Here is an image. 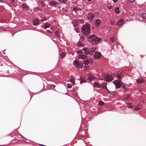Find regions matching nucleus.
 Here are the masks:
<instances>
[{"label": "nucleus", "instance_id": "f257e3e1", "mask_svg": "<svg viewBox=\"0 0 146 146\" xmlns=\"http://www.w3.org/2000/svg\"><path fill=\"white\" fill-rule=\"evenodd\" d=\"M82 32L84 35H88L91 32L90 24L88 23L84 25L82 28Z\"/></svg>", "mask_w": 146, "mask_h": 146}, {"label": "nucleus", "instance_id": "412c9836", "mask_svg": "<svg viewBox=\"0 0 146 146\" xmlns=\"http://www.w3.org/2000/svg\"><path fill=\"white\" fill-rule=\"evenodd\" d=\"M40 5L42 7H45L46 6V4L44 2L43 0H41L40 1Z\"/></svg>", "mask_w": 146, "mask_h": 146}, {"label": "nucleus", "instance_id": "2f4dec72", "mask_svg": "<svg viewBox=\"0 0 146 146\" xmlns=\"http://www.w3.org/2000/svg\"><path fill=\"white\" fill-rule=\"evenodd\" d=\"M61 3H66L67 0H58Z\"/></svg>", "mask_w": 146, "mask_h": 146}, {"label": "nucleus", "instance_id": "c9c22d12", "mask_svg": "<svg viewBox=\"0 0 146 146\" xmlns=\"http://www.w3.org/2000/svg\"><path fill=\"white\" fill-rule=\"evenodd\" d=\"M84 70L86 71L88 69V66H84L83 67Z\"/></svg>", "mask_w": 146, "mask_h": 146}, {"label": "nucleus", "instance_id": "7ed1b4c3", "mask_svg": "<svg viewBox=\"0 0 146 146\" xmlns=\"http://www.w3.org/2000/svg\"><path fill=\"white\" fill-rule=\"evenodd\" d=\"M73 64L77 68L79 69L82 68L83 66V64L81 63L78 60H74Z\"/></svg>", "mask_w": 146, "mask_h": 146}, {"label": "nucleus", "instance_id": "6e6552de", "mask_svg": "<svg viewBox=\"0 0 146 146\" xmlns=\"http://www.w3.org/2000/svg\"><path fill=\"white\" fill-rule=\"evenodd\" d=\"M85 54H89L90 55V49L88 48L84 47L83 49Z\"/></svg>", "mask_w": 146, "mask_h": 146}, {"label": "nucleus", "instance_id": "13d9d810", "mask_svg": "<svg viewBox=\"0 0 146 146\" xmlns=\"http://www.w3.org/2000/svg\"><path fill=\"white\" fill-rule=\"evenodd\" d=\"M100 79L101 80H103V79L102 78H101Z\"/></svg>", "mask_w": 146, "mask_h": 146}, {"label": "nucleus", "instance_id": "39448f33", "mask_svg": "<svg viewBox=\"0 0 146 146\" xmlns=\"http://www.w3.org/2000/svg\"><path fill=\"white\" fill-rule=\"evenodd\" d=\"M104 77L105 80L106 82L111 81L113 79V77L110 75L106 74Z\"/></svg>", "mask_w": 146, "mask_h": 146}, {"label": "nucleus", "instance_id": "423d86ee", "mask_svg": "<svg viewBox=\"0 0 146 146\" xmlns=\"http://www.w3.org/2000/svg\"><path fill=\"white\" fill-rule=\"evenodd\" d=\"M124 22L123 19H121L117 21L115 25L116 26L119 25V27H120L124 23Z\"/></svg>", "mask_w": 146, "mask_h": 146}, {"label": "nucleus", "instance_id": "49530a36", "mask_svg": "<svg viewBox=\"0 0 146 146\" xmlns=\"http://www.w3.org/2000/svg\"><path fill=\"white\" fill-rule=\"evenodd\" d=\"M50 30L52 31H54V27H51L50 28Z\"/></svg>", "mask_w": 146, "mask_h": 146}, {"label": "nucleus", "instance_id": "aec40b11", "mask_svg": "<svg viewBox=\"0 0 146 146\" xmlns=\"http://www.w3.org/2000/svg\"><path fill=\"white\" fill-rule=\"evenodd\" d=\"M49 3L50 5L53 6H54L57 4V3L56 1L53 0L49 2Z\"/></svg>", "mask_w": 146, "mask_h": 146}, {"label": "nucleus", "instance_id": "393cba45", "mask_svg": "<svg viewBox=\"0 0 146 146\" xmlns=\"http://www.w3.org/2000/svg\"><path fill=\"white\" fill-rule=\"evenodd\" d=\"M115 13L117 15L119 13V9L118 7H117L115 9Z\"/></svg>", "mask_w": 146, "mask_h": 146}, {"label": "nucleus", "instance_id": "5fc2aeb1", "mask_svg": "<svg viewBox=\"0 0 146 146\" xmlns=\"http://www.w3.org/2000/svg\"><path fill=\"white\" fill-rule=\"evenodd\" d=\"M40 145L42 146H45V145H42V144H40Z\"/></svg>", "mask_w": 146, "mask_h": 146}, {"label": "nucleus", "instance_id": "4be33fe9", "mask_svg": "<svg viewBox=\"0 0 146 146\" xmlns=\"http://www.w3.org/2000/svg\"><path fill=\"white\" fill-rule=\"evenodd\" d=\"M122 74L121 73H117V78L119 79H120L121 78V77H122Z\"/></svg>", "mask_w": 146, "mask_h": 146}, {"label": "nucleus", "instance_id": "a878e982", "mask_svg": "<svg viewBox=\"0 0 146 146\" xmlns=\"http://www.w3.org/2000/svg\"><path fill=\"white\" fill-rule=\"evenodd\" d=\"M50 26V25L48 23L46 22L44 26V27L45 29H46L47 28H48Z\"/></svg>", "mask_w": 146, "mask_h": 146}, {"label": "nucleus", "instance_id": "1a4fd4ad", "mask_svg": "<svg viewBox=\"0 0 146 146\" xmlns=\"http://www.w3.org/2000/svg\"><path fill=\"white\" fill-rule=\"evenodd\" d=\"M95 17L94 14L92 13H89L87 16V17L88 19L90 20H92Z\"/></svg>", "mask_w": 146, "mask_h": 146}, {"label": "nucleus", "instance_id": "cd10ccee", "mask_svg": "<svg viewBox=\"0 0 146 146\" xmlns=\"http://www.w3.org/2000/svg\"><path fill=\"white\" fill-rule=\"evenodd\" d=\"M142 18L143 19H146V14L143 13L141 15Z\"/></svg>", "mask_w": 146, "mask_h": 146}, {"label": "nucleus", "instance_id": "dca6fc26", "mask_svg": "<svg viewBox=\"0 0 146 146\" xmlns=\"http://www.w3.org/2000/svg\"><path fill=\"white\" fill-rule=\"evenodd\" d=\"M39 21L37 19H35L33 21V25H37L39 24Z\"/></svg>", "mask_w": 146, "mask_h": 146}, {"label": "nucleus", "instance_id": "6ab92c4d", "mask_svg": "<svg viewBox=\"0 0 146 146\" xmlns=\"http://www.w3.org/2000/svg\"><path fill=\"white\" fill-rule=\"evenodd\" d=\"M90 55H92L93 54L94 52L96 50V49L95 47L92 48L90 49Z\"/></svg>", "mask_w": 146, "mask_h": 146}, {"label": "nucleus", "instance_id": "bb28decb", "mask_svg": "<svg viewBox=\"0 0 146 146\" xmlns=\"http://www.w3.org/2000/svg\"><path fill=\"white\" fill-rule=\"evenodd\" d=\"M116 40V38L114 37H113L112 38H111L110 39V41L111 42H113L114 41H115Z\"/></svg>", "mask_w": 146, "mask_h": 146}, {"label": "nucleus", "instance_id": "f8f14e48", "mask_svg": "<svg viewBox=\"0 0 146 146\" xmlns=\"http://www.w3.org/2000/svg\"><path fill=\"white\" fill-rule=\"evenodd\" d=\"M101 23V21L98 19H96L95 21L94 25L96 27H98L100 26Z\"/></svg>", "mask_w": 146, "mask_h": 146}, {"label": "nucleus", "instance_id": "ea45409f", "mask_svg": "<svg viewBox=\"0 0 146 146\" xmlns=\"http://www.w3.org/2000/svg\"><path fill=\"white\" fill-rule=\"evenodd\" d=\"M46 20V18H43V19H41V20H39V22L41 21V22H42Z\"/></svg>", "mask_w": 146, "mask_h": 146}, {"label": "nucleus", "instance_id": "bf43d9fd", "mask_svg": "<svg viewBox=\"0 0 146 146\" xmlns=\"http://www.w3.org/2000/svg\"><path fill=\"white\" fill-rule=\"evenodd\" d=\"M52 86H53L54 87L55 86L53 85H52Z\"/></svg>", "mask_w": 146, "mask_h": 146}, {"label": "nucleus", "instance_id": "79ce46f5", "mask_svg": "<svg viewBox=\"0 0 146 146\" xmlns=\"http://www.w3.org/2000/svg\"><path fill=\"white\" fill-rule=\"evenodd\" d=\"M104 104V102L102 101H100L99 103V104L100 105H103Z\"/></svg>", "mask_w": 146, "mask_h": 146}, {"label": "nucleus", "instance_id": "f03ea898", "mask_svg": "<svg viewBox=\"0 0 146 146\" xmlns=\"http://www.w3.org/2000/svg\"><path fill=\"white\" fill-rule=\"evenodd\" d=\"M88 38L90 39L89 41H91L93 44L97 43L101 40L100 38H98L94 34L90 35Z\"/></svg>", "mask_w": 146, "mask_h": 146}, {"label": "nucleus", "instance_id": "864d4df0", "mask_svg": "<svg viewBox=\"0 0 146 146\" xmlns=\"http://www.w3.org/2000/svg\"><path fill=\"white\" fill-rule=\"evenodd\" d=\"M112 0L114 3H116L117 1V0Z\"/></svg>", "mask_w": 146, "mask_h": 146}, {"label": "nucleus", "instance_id": "7c9ffc66", "mask_svg": "<svg viewBox=\"0 0 146 146\" xmlns=\"http://www.w3.org/2000/svg\"><path fill=\"white\" fill-rule=\"evenodd\" d=\"M86 82V81L85 80L81 79L80 80V84H81L82 83H85Z\"/></svg>", "mask_w": 146, "mask_h": 146}, {"label": "nucleus", "instance_id": "a18cd8bd", "mask_svg": "<svg viewBox=\"0 0 146 146\" xmlns=\"http://www.w3.org/2000/svg\"><path fill=\"white\" fill-rule=\"evenodd\" d=\"M79 21L81 23H83L84 21L83 19H80L79 20Z\"/></svg>", "mask_w": 146, "mask_h": 146}, {"label": "nucleus", "instance_id": "ddd939ff", "mask_svg": "<svg viewBox=\"0 0 146 146\" xmlns=\"http://www.w3.org/2000/svg\"><path fill=\"white\" fill-rule=\"evenodd\" d=\"M87 79L88 80H90V81H93L96 78L95 77L93 76L92 75L90 74L88 76Z\"/></svg>", "mask_w": 146, "mask_h": 146}, {"label": "nucleus", "instance_id": "72a5a7b5", "mask_svg": "<svg viewBox=\"0 0 146 146\" xmlns=\"http://www.w3.org/2000/svg\"><path fill=\"white\" fill-rule=\"evenodd\" d=\"M65 55V52H62L61 54V56L63 58Z\"/></svg>", "mask_w": 146, "mask_h": 146}, {"label": "nucleus", "instance_id": "e433bc0d", "mask_svg": "<svg viewBox=\"0 0 146 146\" xmlns=\"http://www.w3.org/2000/svg\"><path fill=\"white\" fill-rule=\"evenodd\" d=\"M127 89V88L126 87L125 85H123L122 88L123 90H125Z\"/></svg>", "mask_w": 146, "mask_h": 146}, {"label": "nucleus", "instance_id": "58836bf2", "mask_svg": "<svg viewBox=\"0 0 146 146\" xmlns=\"http://www.w3.org/2000/svg\"><path fill=\"white\" fill-rule=\"evenodd\" d=\"M67 87L68 88H70L72 87V86H71V84H67Z\"/></svg>", "mask_w": 146, "mask_h": 146}, {"label": "nucleus", "instance_id": "f3484780", "mask_svg": "<svg viewBox=\"0 0 146 146\" xmlns=\"http://www.w3.org/2000/svg\"><path fill=\"white\" fill-rule=\"evenodd\" d=\"M136 81L138 83H143L145 82V80L143 79H136Z\"/></svg>", "mask_w": 146, "mask_h": 146}, {"label": "nucleus", "instance_id": "6e6d98bb", "mask_svg": "<svg viewBox=\"0 0 146 146\" xmlns=\"http://www.w3.org/2000/svg\"><path fill=\"white\" fill-rule=\"evenodd\" d=\"M35 9H37L38 10H39V9L38 8H35Z\"/></svg>", "mask_w": 146, "mask_h": 146}, {"label": "nucleus", "instance_id": "c03bdc74", "mask_svg": "<svg viewBox=\"0 0 146 146\" xmlns=\"http://www.w3.org/2000/svg\"><path fill=\"white\" fill-rule=\"evenodd\" d=\"M9 1L10 3H13L15 2V0H9Z\"/></svg>", "mask_w": 146, "mask_h": 146}, {"label": "nucleus", "instance_id": "8fccbe9b", "mask_svg": "<svg viewBox=\"0 0 146 146\" xmlns=\"http://www.w3.org/2000/svg\"><path fill=\"white\" fill-rule=\"evenodd\" d=\"M110 24L111 25H113L114 24V23L113 21H110Z\"/></svg>", "mask_w": 146, "mask_h": 146}, {"label": "nucleus", "instance_id": "5701e85b", "mask_svg": "<svg viewBox=\"0 0 146 146\" xmlns=\"http://www.w3.org/2000/svg\"><path fill=\"white\" fill-rule=\"evenodd\" d=\"M100 84L99 83H97V82H94V86L98 88H100Z\"/></svg>", "mask_w": 146, "mask_h": 146}, {"label": "nucleus", "instance_id": "4d7b16f0", "mask_svg": "<svg viewBox=\"0 0 146 146\" xmlns=\"http://www.w3.org/2000/svg\"><path fill=\"white\" fill-rule=\"evenodd\" d=\"M92 0H87V1H90Z\"/></svg>", "mask_w": 146, "mask_h": 146}, {"label": "nucleus", "instance_id": "0eeeda50", "mask_svg": "<svg viewBox=\"0 0 146 146\" xmlns=\"http://www.w3.org/2000/svg\"><path fill=\"white\" fill-rule=\"evenodd\" d=\"M101 56L102 55L100 52H96L94 55V57L95 59H98L101 57Z\"/></svg>", "mask_w": 146, "mask_h": 146}, {"label": "nucleus", "instance_id": "3c124183", "mask_svg": "<svg viewBox=\"0 0 146 146\" xmlns=\"http://www.w3.org/2000/svg\"><path fill=\"white\" fill-rule=\"evenodd\" d=\"M47 31L48 32V33L50 34H52V32L50 30H48Z\"/></svg>", "mask_w": 146, "mask_h": 146}, {"label": "nucleus", "instance_id": "a211bd4d", "mask_svg": "<svg viewBox=\"0 0 146 146\" xmlns=\"http://www.w3.org/2000/svg\"><path fill=\"white\" fill-rule=\"evenodd\" d=\"M92 61V60H90V61H89V60H84V63L85 65H88L90 63L91 64Z\"/></svg>", "mask_w": 146, "mask_h": 146}, {"label": "nucleus", "instance_id": "2eb2a0df", "mask_svg": "<svg viewBox=\"0 0 146 146\" xmlns=\"http://www.w3.org/2000/svg\"><path fill=\"white\" fill-rule=\"evenodd\" d=\"M72 24L75 26L78 25L79 24L77 20L75 19L72 20Z\"/></svg>", "mask_w": 146, "mask_h": 146}, {"label": "nucleus", "instance_id": "c756f323", "mask_svg": "<svg viewBox=\"0 0 146 146\" xmlns=\"http://www.w3.org/2000/svg\"><path fill=\"white\" fill-rule=\"evenodd\" d=\"M127 104V106L129 108H133V106H132L131 104V103H129Z\"/></svg>", "mask_w": 146, "mask_h": 146}, {"label": "nucleus", "instance_id": "4c0bfd02", "mask_svg": "<svg viewBox=\"0 0 146 146\" xmlns=\"http://www.w3.org/2000/svg\"><path fill=\"white\" fill-rule=\"evenodd\" d=\"M130 4H132L133 3L134 0H127Z\"/></svg>", "mask_w": 146, "mask_h": 146}, {"label": "nucleus", "instance_id": "09e8293b", "mask_svg": "<svg viewBox=\"0 0 146 146\" xmlns=\"http://www.w3.org/2000/svg\"><path fill=\"white\" fill-rule=\"evenodd\" d=\"M109 93L110 94H109L110 95H114V94L112 92H111H111H110Z\"/></svg>", "mask_w": 146, "mask_h": 146}, {"label": "nucleus", "instance_id": "b1692460", "mask_svg": "<svg viewBox=\"0 0 146 146\" xmlns=\"http://www.w3.org/2000/svg\"><path fill=\"white\" fill-rule=\"evenodd\" d=\"M22 7L23 9H26V10H27L28 8V5H27L25 4H23L22 5Z\"/></svg>", "mask_w": 146, "mask_h": 146}, {"label": "nucleus", "instance_id": "37998d69", "mask_svg": "<svg viewBox=\"0 0 146 146\" xmlns=\"http://www.w3.org/2000/svg\"><path fill=\"white\" fill-rule=\"evenodd\" d=\"M134 109L135 110H139L138 107L137 106H135Z\"/></svg>", "mask_w": 146, "mask_h": 146}, {"label": "nucleus", "instance_id": "f704fd0d", "mask_svg": "<svg viewBox=\"0 0 146 146\" xmlns=\"http://www.w3.org/2000/svg\"><path fill=\"white\" fill-rule=\"evenodd\" d=\"M70 81L73 85L75 84V82L72 79H71Z\"/></svg>", "mask_w": 146, "mask_h": 146}, {"label": "nucleus", "instance_id": "9d476101", "mask_svg": "<svg viewBox=\"0 0 146 146\" xmlns=\"http://www.w3.org/2000/svg\"><path fill=\"white\" fill-rule=\"evenodd\" d=\"M106 85L107 83H104L102 84H101L100 85V88H104L106 89V90L108 92V93L109 94H110L109 93L110 92V91L108 90L106 88Z\"/></svg>", "mask_w": 146, "mask_h": 146}, {"label": "nucleus", "instance_id": "20e7f679", "mask_svg": "<svg viewBox=\"0 0 146 146\" xmlns=\"http://www.w3.org/2000/svg\"><path fill=\"white\" fill-rule=\"evenodd\" d=\"M113 83L115 84L116 88H119L123 86V83L119 80L114 81Z\"/></svg>", "mask_w": 146, "mask_h": 146}, {"label": "nucleus", "instance_id": "052dcab7", "mask_svg": "<svg viewBox=\"0 0 146 146\" xmlns=\"http://www.w3.org/2000/svg\"><path fill=\"white\" fill-rule=\"evenodd\" d=\"M1 0H0V2H1Z\"/></svg>", "mask_w": 146, "mask_h": 146}, {"label": "nucleus", "instance_id": "4468645a", "mask_svg": "<svg viewBox=\"0 0 146 146\" xmlns=\"http://www.w3.org/2000/svg\"><path fill=\"white\" fill-rule=\"evenodd\" d=\"M78 58L79 59L84 60L86 59L87 57L85 55H80L79 56Z\"/></svg>", "mask_w": 146, "mask_h": 146}, {"label": "nucleus", "instance_id": "680f3d73", "mask_svg": "<svg viewBox=\"0 0 146 146\" xmlns=\"http://www.w3.org/2000/svg\"><path fill=\"white\" fill-rule=\"evenodd\" d=\"M146 103V102H145Z\"/></svg>", "mask_w": 146, "mask_h": 146}, {"label": "nucleus", "instance_id": "c85d7f7f", "mask_svg": "<svg viewBox=\"0 0 146 146\" xmlns=\"http://www.w3.org/2000/svg\"><path fill=\"white\" fill-rule=\"evenodd\" d=\"M84 36H81L80 37V42H82L83 41V40H84Z\"/></svg>", "mask_w": 146, "mask_h": 146}, {"label": "nucleus", "instance_id": "473e14b6", "mask_svg": "<svg viewBox=\"0 0 146 146\" xmlns=\"http://www.w3.org/2000/svg\"><path fill=\"white\" fill-rule=\"evenodd\" d=\"M77 45L78 46H80L81 47H82L84 46L83 44L80 42H79Z\"/></svg>", "mask_w": 146, "mask_h": 146}, {"label": "nucleus", "instance_id": "a19ab883", "mask_svg": "<svg viewBox=\"0 0 146 146\" xmlns=\"http://www.w3.org/2000/svg\"><path fill=\"white\" fill-rule=\"evenodd\" d=\"M55 34L56 36H58L59 35V33L58 31H56L55 33Z\"/></svg>", "mask_w": 146, "mask_h": 146}, {"label": "nucleus", "instance_id": "de8ad7c7", "mask_svg": "<svg viewBox=\"0 0 146 146\" xmlns=\"http://www.w3.org/2000/svg\"><path fill=\"white\" fill-rule=\"evenodd\" d=\"M109 9H110L112 8V7L111 6H108L107 7Z\"/></svg>", "mask_w": 146, "mask_h": 146}, {"label": "nucleus", "instance_id": "603ef678", "mask_svg": "<svg viewBox=\"0 0 146 146\" xmlns=\"http://www.w3.org/2000/svg\"><path fill=\"white\" fill-rule=\"evenodd\" d=\"M75 31L76 32H77V33L79 32V29H75Z\"/></svg>", "mask_w": 146, "mask_h": 146}, {"label": "nucleus", "instance_id": "9b49d317", "mask_svg": "<svg viewBox=\"0 0 146 146\" xmlns=\"http://www.w3.org/2000/svg\"><path fill=\"white\" fill-rule=\"evenodd\" d=\"M72 11L75 12L77 14L78 13H79L80 11L81 13L82 11V10L80 8H78L74 7L72 9Z\"/></svg>", "mask_w": 146, "mask_h": 146}]
</instances>
